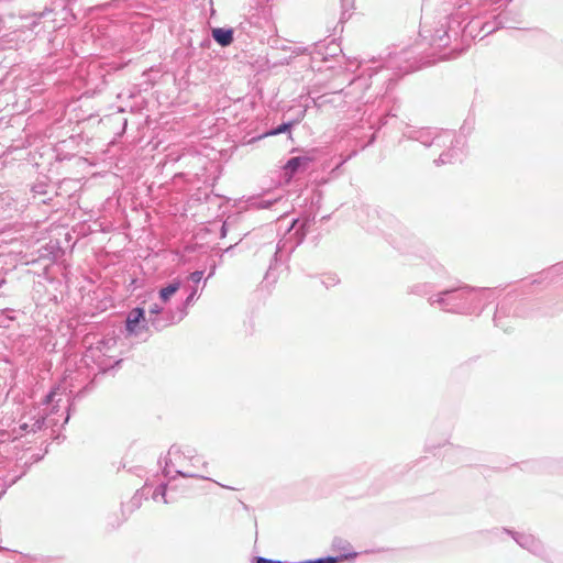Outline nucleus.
I'll list each match as a JSON object with an SVG mask.
<instances>
[{"label": "nucleus", "instance_id": "4468645a", "mask_svg": "<svg viewBox=\"0 0 563 563\" xmlns=\"http://www.w3.org/2000/svg\"><path fill=\"white\" fill-rule=\"evenodd\" d=\"M450 294H451V291H444V292H442L441 295H439L438 299H437V300H432V301H431V303L438 302V303H440V305H444V301H445V300H444V298H443V297H444V296H448V295H450Z\"/></svg>", "mask_w": 563, "mask_h": 563}, {"label": "nucleus", "instance_id": "9d476101", "mask_svg": "<svg viewBox=\"0 0 563 563\" xmlns=\"http://www.w3.org/2000/svg\"><path fill=\"white\" fill-rule=\"evenodd\" d=\"M335 562H336L335 558L328 556V558L318 559V560H313V561H307L306 563H335Z\"/></svg>", "mask_w": 563, "mask_h": 563}, {"label": "nucleus", "instance_id": "ddd939ff", "mask_svg": "<svg viewBox=\"0 0 563 563\" xmlns=\"http://www.w3.org/2000/svg\"><path fill=\"white\" fill-rule=\"evenodd\" d=\"M163 311V307L159 306L158 303H154L151 308H150V313L151 314H158Z\"/></svg>", "mask_w": 563, "mask_h": 563}, {"label": "nucleus", "instance_id": "f03ea898", "mask_svg": "<svg viewBox=\"0 0 563 563\" xmlns=\"http://www.w3.org/2000/svg\"><path fill=\"white\" fill-rule=\"evenodd\" d=\"M310 161L307 156L290 158L284 167L285 175L290 179L298 170L306 169Z\"/></svg>", "mask_w": 563, "mask_h": 563}, {"label": "nucleus", "instance_id": "0eeeda50", "mask_svg": "<svg viewBox=\"0 0 563 563\" xmlns=\"http://www.w3.org/2000/svg\"><path fill=\"white\" fill-rule=\"evenodd\" d=\"M151 325L155 328L156 330H161L165 328L167 324L172 323L173 321L167 319L166 313H163V318H151L150 319Z\"/></svg>", "mask_w": 563, "mask_h": 563}, {"label": "nucleus", "instance_id": "1a4fd4ad", "mask_svg": "<svg viewBox=\"0 0 563 563\" xmlns=\"http://www.w3.org/2000/svg\"><path fill=\"white\" fill-rule=\"evenodd\" d=\"M165 489H166L165 485H163V484H162V485H159V486L155 489V492L153 493V496H152V497H153V499H154V500H157L159 496H161L162 498H165Z\"/></svg>", "mask_w": 563, "mask_h": 563}, {"label": "nucleus", "instance_id": "f257e3e1", "mask_svg": "<svg viewBox=\"0 0 563 563\" xmlns=\"http://www.w3.org/2000/svg\"><path fill=\"white\" fill-rule=\"evenodd\" d=\"M185 460V456L176 449H170L167 453V457L164 466V474L169 477H175L176 475L184 477H195L196 473L184 470L181 462Z\"/></svg>", "mask_w": 563, "mask_h": 563}, {"label": "nucleus", "instance_id": "9b49d317", "mask_svg": "<svg viewBox=\"0 0 563 563\" xmlns=\"http://www.w3.org/2000/svg\"><path fill=\"white\" fill-rule=\"evenodd\" d=\"M451 162H453V161L451 159V155L449 153L442 154L439 157V159L435 161L437 164H440V163L444 164V163H451Z\"/></svg>", "mask_w": 563, "mask_h": 563}, {"label": "nucleus", "instance_id": "f8f14e48", "mask_svg": "<svg viewBox=\"0 0 563 563\" xmlns=\"http://www.w3.org/2000/svg\"><path fill=\"white\" fill-rule=\"evenodd\" d=\"M203 273L200 271H196L191 273L190 278L194 283H199L202 279Z\"/></svg>", "mask_w": 563, "mask_h": 563}, {"label": "nucleus", "instance_id": "2eb2a0df", "mask_svg": "<svg viewBox=\"0 0 563 563\" xmlns=\"http://www.w3.org/2000/svg\"><path fill=\"white\" fill-rule=\"evenodd\" d=\"M256 563H282V562L280 561L265 559V558H257Z\"/></svg>", "mask_w": 563, "mask_h": 563}, {"label": "nucleus", "instance_id": "423d86ee", "mask_svg": "<svg viewBox=\"0 0 563 563\" xmlns=\"http://www.w3.org/2000/svg\"><path fill=\"white\" fill-rule=\"evenodd\" d=\"M179 288L178 283L169 284L167 287H164L159 290V300L165 303Z\"/></svg>", "mask_w": 563, "mask_h": 563}, {"label": "nucleus", "instance_id": "20e7f679", "mask_svg": "<svg viewBox=\"0 0 563 563\" xmlns=\"http://www.w3.org/2000/svg\"><path fill=\"white\" fill-rule=\"evenodd\" d=\"M515 539L522 548H527L531 552L537 553L541 549L540 543L531 534H520Z\"/></svg>", "mask_w": 563, "mask_h": 563}, {"label": "nucleus", "instance_id": "39448f33", "mask_svg": "<svg viewBox=\"0 0 563 563\" xmlns=\"http://www.w3.org/2000/svg\"><path fill=\"white\" fill-rule=\"evenodd\" d=\"M140 319H141V308L133 309L126 319V330L130 333H133L136 331V329L139 327Z\"/></svg>", "mask_w": 563, "mask_h": 563}, {"label": "nucleus", "instance_id": "7ed1b4c3", "mask_svg": "<svg viewBox=\"0 0 563 563\" xmlns=\"http://www.w3.org/2000/svg\"><path fill=\"white\" fill-rule=\"evenodd\" d=\"M212 37L221 46H228L233 42V31L231 29L217 27L212 30Z\"/></svg>", "mask_w": 563, "mask_h": 563}, {"label": "nucleus", "instance_id": "6e6552de", "mask_svg": "<svg viewBox=\"0 0 563 563\" xmlns=\"http://www.w3.org/2000/svg\"><path fill=\"white\" fill-rule=\"evenodd\" d=\"M295 122H286V123H283L280 124L279 126H277L276 129L267 132L265 135L268 136V135H277V134H282V133H285V132H289L290 129L294 126Z\"/></svg>", "mask_w": 563, "mask_h": 563}]
</instances>
